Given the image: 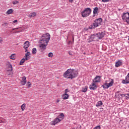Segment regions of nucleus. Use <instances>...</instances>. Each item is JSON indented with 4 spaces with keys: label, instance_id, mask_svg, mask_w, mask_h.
Instances as JSON below:
<instances>
[{
    "label": "nucleus",
    "instance_id": "nucleus-1",
    "mask_svg": "<svg viewBox=\"0 0 129 129\" xmlns=\"http://www.w3.org/2000/svg\"><path fill=\"white\" fill-rule=\"evenodd\" d=\"M105 36V32L98 33L94 34H92L89 38L88 43L92 42V41H99L101 39H102Z\"/></svg>",
    "mask_w": 129,
    "mask_h": 129
},
{
    "label": "nucleus",
    "instance_id": "nucleus-2",
    "mask_svg": "<svg viewBox=\"0 0 129 129\" xmlns=\"http://www.w3.org/2000/svg\"><path fill=\"white\" fill-rule=\"evenodd\" d=\"M63 77L68 79H73L77 77V74L74 72V70L69 69L63 74Z\"/></svg>",
    "mask_w": 129,
    "mask_h": 129
},
{
    "label": "nucleus",
    "instance_id": "nucleus-3",
    "mask_svg": "<svg viewBox=\"0 0 129 129\" xmlns=\"http://www.w3.org/2000/svg\"><path fill=\"white\" fill-rule=\"evenodd\" d=\"M102 23V19L101 18H99L97 19H96L93 24L89 26V29L90 30H92V29H95V28H97Z\"/></svg>",
    "mask_w": 129,
    "mask_h": 129
},
{
    "label": "nucleus",
    "instance_id": "nucleus-4",
    "mask_svg": "<svg viewBox=\"0 0 129 129\" xmlns=\"http://www.w3.org/2000/svg\"><path fill=\"white\" fill-rule=\"evenodd\" d=\"M50 34H44L41 36V39L40 40H39V43H49V41H50Z\"/></svg>",
    "mask_w": 129,
    "mask_h": 129
},
{
    "label": "nucleus",
    "instance_id": "nucleus-5",
    "mask_svg": "<svg viewBox=\"0 0 129 129\" xmlns=\"http://www.w3.org/2000/svg\"><path fill=\"white\" fill-rule=\"evenodd\" d=\"M91 9L90 8H87L83 11L81 14V16L83 18H87V17H89L90 15H91Z\"/></svg>",
    "mask_w": 129,
    "mask_h": 129
},
{
    "label": "nucleus",
    "instance_id": "nucleus-6",
    "mask_svg": "<svg viewBox=\"0 0 129 129\" xmlns=\"http://www.w3.org/2000/svg\"><path fill=\"white\" fill-rule=\"evenodd\" d=\"M121 17L122 20L123 21V22H124V23H126L127 25H129V13H123Z\"/></svg>",
    "mask_w": 129,
    "mask_h": 129
},
{
    "label": "nucleus",
    "instance_id": "nucleus-7",
    "mask_svg": "<svg viewBox=\"0 0 129 129\" xmlns=\"http://www.w3.org/2000/svg\"><path fill=\"white\" fill-rule=\"evenodd\" d=\"M112 85H113V80H111L110 83L105 82L103 85H102V87H103L104 89H108V88H109V87H111Z\"/></svg>",
    "mask_w": 129,
    "mask_h": 129
},
{
    "label": "nucleus",
    "instance_id": "nucleus-8",
    "mask_svg": "<svg viewBox=\"0 0 129 129\" xmlns=\"http://www.w3.org/2000/svg\"><path fill=\"white\" fill-rule=\"evenodd\" d=\"M48 46V43H41V44L39 45V49L41 52H43V51H45L46 50V47Z\"/></svg>",
    "mask_w": 129,
    "mask_h": 129
},
{
    "label": "nucleus",
    "instance_id": "nucleus-9",
    "mask_svg": "<svg viewBox=\"0 0 129 129\" xmlns=\"http://www.w3.org/2000/svg\"><path fill=\"white\" fill-rule=\"evenodd\" d=\"M60 120L57 117L54 118L53 121L50 122L51 125H55L58 123V122H60Z\"/></svg>",
    "mask_w": 129,
    "mask_h": 129
},
{
    "label": "nucleus",
    "instance_id": "nucleus-10",
    "mask_svg": "<svg viewBox=\"0 0 129 129\" xmlns=\"http://www.w3.org/2000/svg\"><path fill=\"white\" fill-rule=\"evenodd\" d=\"M101 79V77L99 76H96L95 78L93 80V83H99Z\"/></svg>",
    "mask_w": 129,
    "mask_h": 129
},
{
    "label": "nucleus",
    "instance_id": "nucleus-11",
    "mask_svg": "<svg viewBox=\"0 0 129 129\" xmlns=\"http://www.w3.org/2000/svg\"><path fill=\"white\" fill-rule=\"evenodd\" d=\"M97 88V86L95 84V83H92L91 85H89V89L90 90H96Z\"/></svg>",
    "mask_w": 129,
    "mask_h": 129
},
{
    "label": "nucleus",
    "instance_id": "nucleus-12",
    "mask_svg": "<svg viewBox=\"0 0 129 129\" xmlns=\"http://www.w3.org/2000/svg\"><path fill=\"white\" fill-rule=\"evenodd\" d=\"M121 65H122V60L119 59L115 62V67L117 68L119 67V66H121Z\"/></svg>",
    "mask_w": 129,
    "mask_h": 129
},
{
    "label": "nucleus",
    "instance_id": "nucleus-13",
    "mask_svg": "<svg viewBox=\"0 0 129 129\" xmlns=\"http://www.w3.org/2000/svg\"><path fill=\"white\" fill-rule=\"evenodd\" d=\"M98 8L96 7L93 10V17H95V16H97V15H98Z\"/></svg>",
    "mask_w": 129,
    "mask_h": 129
},
{
    "label": "nucleus",
    "instance_id": "nucleus-14",
    "mask_svg": "<svg viewBox=\"0 0 129 129\" xmlns=\"http://www.w3.org/2000/svg\"><path fill=\"white\" fill-rule=\"evenodd\" d=\"M26 79H27V78H26V77L25 76L22 78V81H21L22 85H26V84L27 83Z\"/></svg>",
    "mask_w": 129,
    "mask_h": 129
},
{
    "label": "nucleus",
    "instance_id": "nucleus-15",
    "mask_svg": "<svg viewBox=\"0 0 129 129\" xmlns=\"http://www.w3.org/2000/svg\"><path fill=\"white\" fill-rule=\"evenodd\" d=\"M30 47V42L29 41H26L24 42V46H23V48L24 49H28Z\"/></svg>",
    "mask_w": 129,
    "mask_h": 129
},
{
    "label": "nucleus",
    "instance_id": "nucleus-16",
    "mask_svg": "<svg viewBox=\"0 0 129 129\" xmlns=\"http://www.w3.org/2000/svg\"><path fill=\"white\" fill-rule=\"evenodd\" d=\"M120 96H121V97H124L125 99H126V100H128L129 99V94H120Z\"/></svg>",
    "mask_w": 129,
    "mask_h": 129
},
{
    "label": "nucleus",
    "instance_id": "nucleus-17",
    "mask_svg": "<svg viewBox=\"0 0 129 129\" xmlns=\"http://www.w3.org/2000/svg\"><path fill=\"white\" fill-rule=\"evenodd\" d=\"M65 116V115H64V114L63 113H61L57 117V118H58V119H59V120H62V119H63V118H64V117Z\"/></svg>",
    "mask_w": 129,
    "mask_h": 129
},
{
    "label": "nucleus",
    "instance_id": "nucleus-18",
    "mask_svg": "<svg viewBox=\"0 0 129 129\" xmlns=\"http://www.w3.org/2000/svg\"><path fill=\"white\" fill-rule=\"evenodd\" d=\"M62 99H64V100H66V99H68V98H69V95L68 94H64L62 95Z\"/></svg>",
    "mask_w": 129,
    "mask_h": 129
},
{
    "label": "nucleus",
    "instance_id": "nucleus-19",
    "mask_svg": "<svg viewBox=\"0 0 129 129\" xmlns=\"http://www.w3.org/2000/svg\"><path fill=\"white\" fill-rule=\"evenodd\" d=\"M87 89H88V87H87V86H85V87L82 88V92H86L87 91Z\"/></svg>",
    "mask_w": 129,
    "mask_h": 129
},
{
    "label": "nucleus",
    "instance_id": "nucleus-20",
    "mask_svg": "<svg viewBox=\"0 0 129 129\" xmlns=\"http://www.w3.org/2000/svg\"><path fill=\"white\" fill-rule=\"evenodd\" d=\"M103 103H102V101H99L97 102V104H96V106L97 107H98V106H101V105H102Z\"/></svg>",
    "mask_w": 129,
    "mask_h": 129
},
{
    "label": "nucleus",
    "instance_id": "nucleus-21",
    "mask_svg": "<svg viewBox=\"0 0 129 129\" xmlns=\"http://www.w3.org/2000/svg\"><path fill=\"white\" fill-rule=\"evenodd\" d=\"M36 13L33 12L32 13H31L29 15V18H34V17L36 16Z\"/></svg>",
    "mask_w": 129,
    "mask_h": 129
},
{
    "label": "nucleus",
    "instance_id": "nucleus-22",
    "mask_svg": "<svg viewBox=\"0 0 129 129\" xmlns=\"http://www.w3.org/2000/svg\"><path fill=\"white\" fill-rule=\"evenodd\" d=\"M14 11H13V9H10L9 10H8L7 12V15H11V14H12V13Z\"/></svg>",
    "mask_w": 129,
    "mask_h": 129
},
{
    "label": "nucleus",
    "instance_id": "nucleus-23",
    "mask_svg": "<svg viewBox=\"0 0 129 129\" xmlns=\"http://www.w3.org/2000/svg\"><path fill=\"white\" fill-rule=\"evenodd\" d=\"M15 54H12L10 56V58L12 60H15L16 59V56L15 55Z\"/></svg>",
    "mask_w": 129,
    "mask_h": 129
},
{
    "label": "nucleus",
    "instance_id": "nucleus-24",
    "mask_svg": "<svg viewBox=\"0 0 129 129\" xmlns=\"http://www.w3.org/2000/svg\"><path fill=\"white\" fill-rule=\"evenodd\" d=\"M25 61L26 60H25V58H22L20 61V65H23V64L25 63Z\"/></svg>",
    "mask_w": 129,
    "mask_h": 129
},
{
    "label": "nucleus",
    "instance_id": "nucleus-25",
    "mask_svg": "<svg viewBox=\"0 0 129 129\" xmlns=\"http://www.w3.org/2000/svg\"><path fill=\"white\" fill-rule=\"evenodd\" d=\"M9 68H10V70L11 71H13V66H12V64H11L10 62L8 64H7Z\"/></svg>",
    "mask_w": 129,
    "mask_h": 129
},
{
    "label": "nucleus",
    "instance_id": "nucleus-26",
    "mask_svg": "<svg viewBox=\"0 0 129 129\" xmlns=\"http://www.w3.org/2000/svg\"><path fill=\"white\" fill-rule=\"evenodd\" d=\"M21 109L24 111V109H26V104H23L21 105Z\"/></svg>",
    "mask_w": 129,
    "mask_h": 129
},
{
    "label": "nucleus",
    "instance_id": "nucleus-27",
    "mask_svg": "<svg viewBox=\"0 0 129 129\" xmlns=\"http://www.w3.org/2000/svg\"><path fill=\"white\" fill-rule=\"evenodd\" d=\"M37 53V48H34L32 49V54L34 55V54H36Z\"/></svg>",
    "mask_w": 129,
    "mask_h": 129
},
{
    "label": "nucleus",
    "instance_id": "nucleus-28",
    "mask_svg": "<svg viewBox=\"0 0 129 129\" xmlns=\"http://www.w3.org/2000/svg\"><path fill=\"white\" fill-rule=\"evenodd\" d=\"M18 4H19V1H13V5H18Z\"/></svg>",
    "mask_w": 129,
    "mask_h": 129
},
{
    "label": "nucleus",
    "instance_id": "nucleus-29",
    "mask_svg": "<svg viewBox=\"0 0 129 129\" xmlns=\"http://www.w3.org/2000/svg\"><path fill=\"white\" fill-rule=\"evenodd\" d=\"M48 57H49L50 58H52V57H53V53L49 52L48 53Z\"/></svg>",
    "mask_w": 129,
    "mask_h": 129
},
{
    "label": "nucleus",
    "instance_id": "nucleus-30",
    "mask_svg": "<svg viewBox=\"0 0 129 129\" xmlns=\"http://www.w3.org/2000/svg\"><path fill=\"white\" fill-rule=\"evenodd\" d=\"M31 85H32L31 83L30 82H27V86H28V88H30V87H31Z\"/></svg>",
    "mask_w": 129,
    "mask_h": 129
},
{
    "label": "nucleus",
    "instance_id": "nucleus-31",
    "mask_svg": "<svg viewBox=\"0 0 129 129\" xmlns=\"http://www.w3.org/2000/svg\"><path fill=\"white\" fill-rule=\"evenodd\" d=\"M29 55H31V53H30V52H27L25 54V57H29Z\"/></svg>",
    "mask_w": 129,
    "mask_h": 129
},
{
    "label": "nucleus",
    "instance_id": "nucleus-32",
    "mask_svg": "<svg viewBox=\"0 0 129 129\" xmlns=\"http://www.w3.org/2000/svg\"><path fill=\"white\" fill-rule=\"evenodd\" d=\"M2 26H9V23H8L7 22L4 23L2 24Z\"/></svg>",
    "mask_w": 129,
    "mask_h": 129
},
{
    "label": "nucleus",
    "instance_id": "nucleus-33",
    "mask_svg": "<svg viewBox=\"0 0 129 129\" xmlns=\"http://www.w3.org/2000/svg\"><path fill=\"white\" fill-rule=\"evenodd\" d=\"M24 59L25 60V61L29 60L30 59V57L29 56H25V58H24Z\"/></svg>",
    "mask_w": 129,
    "mask_h": 129
},
{
    "label": "nucleus",
    "instance_id": "nucleus-34",
    "mask_svg": "<svg viewBox=\"0 0 129 129\" xmlns=\"http://www.w3.org/2000/svg\"><path fill=\"white\" fill-rule=\"evenodd\" d=\"M110 0H102V3H108Z\"/></svg>",
    "mask_w": 129,
    "mask_h": 129
},
{
    "label": "nucleus",
    "instance_id": "nucleus-35",
    "mask_svg": "<svg viewBox=\"0 0 129 129\" xmlns=\"http://www.w3.org/2000/svg\"><path fill=\"white\" fill-rule=\"evenodd\" d=\"M67 92H69V91L68 90V89H66L64 90V94H67Z\"/></svg>",
    "mask_w": 129,
    "mask_h": 129
},
{
    "label": "nucleus",
    "instance_id": "nucleus-36",
    "mask_svg": "<svg viewBox=\"0 0 129 129\" xmlns=\"http://www.w3.org/2000/svg\"><path fill=\"white\" fill-rule=\"evenodd\" d=\"M18 22V20H14V21H13V22H12V23H13V24H15V23H17Z\"/></svg>",
    "mask_w": 129,
    "mask_h": 129
},
{
    "label": "nucleus",
    "instance_id": "nucleus-37",
    "mask_svg": "<svg viewBox=\"0 0 129 129\" xmlns=\"http://www.w3.org/2000/svg\"><path fill=\"white\" fill-rule=\"evenodd\" d=\"M2 42H3V38L0 37V43H2Z\"/></svg>",
    "mask_w": 129,
    "mask_h": 129
},
{
    "label": "nucleus",
    "instance_id": "nucleus-38",
    "mask_svg": "<svg viewBox=\"0 0 129 129\" xmlns=\"http://www.w3.org/2000/svg\"><path fill=\"white\" fill-rule=\"evenodd\" d=\"M70 3H73V0H69Z\"/></svg>",
    "mask_w": 129,
    "mask_h": 129
},
{
    "label": "nucleus",
    "instance_id": "nucleus-39",
    "mask_svg": "<svg viewBox=\"0 0 129 129\" xmlns=\"http://www.w3.org/2000/svg\"><path fill=\"white\" fill-rule=\"evenodd\" d=\"M59 101H60V100H56V103H59Z\"/></svg>",
    "mask_w": 129,
    "mask_h": 129
},
{
    "label": "nucleus",
    "instance_id": "nucleus-40",
    "mask_svg": "<svg viewBox=\"0 0 129 129\" xmlns=\"http://www.w3.org/2000/svg\"><path fill=\"white\" fill-rule=\"evenodd\" d=\"M69 55H72V53L70 51L69 52Z\"/></svg>",
    "mask_w": 129,
    "mask_h": 129
},
{
    "label": "nucleus",
    "instance_id": "nucleus-41",
    "mask_svg": "<svg viewBox=\"0 0 129 129\" xmlns=\"http://www.w3.org/2000/svg\"><path fill=\"white\" fill-rule=\"evenodd\" d=\"M25 49V52H27L28 51V48Z\"/></svg>",
    "mask_w": 129,
    "mask_h": 129
},
{
    "label": "nucleus",
    "instance_id": "nucleus-42",
    "mask_svg": "<svg viewBox=\"0 0 129 129\" xmlns=\"http://www.w3.org/2000/svg\"><path fill=\"white\" fill-rule=\"evenodd\" d=\"M73 41H74V37H73Z\"/></svg>",
    "mask_w": 129,
    "mask_h": 129
},
{
    "label": "nucleus",
    "instance_id": "nucleus-43",
    "mask_svg": "<svg viewBox=\"0 0 129 129\" xmlns=\"http://www.w3.org/2000/svg\"><path fill=\"white\" fill-rule=\"evenodd\" d=\"M128 40H129V36H128Z\"/></svg>",
    "mask_w": 129,
    "mask_h": 129
}]
</instances>
